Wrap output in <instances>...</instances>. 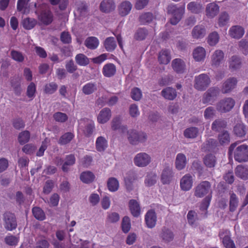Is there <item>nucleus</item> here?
Here are the masks:
<instances>
[{
	"mask_svg": "<svg viewBox=\"0 0 248 248\" xmlns=\"http://www.w3.org/2000/svg\"><path fill=\"white\" fill-rule=\"evenodd\" d=\"M11 56L13 60L18 62H22L24 59L22 54L16 50H12L11 51Z\"/></svg>",
	"mask_w": 248,
	"mask_h": 248,
	"instance_id": "obj_61",
	"label": "nucleus"
},
{
	"mask_svg": "<svg viewBox=\"0 0 248 248\" xmlns=\"http://www.w3.org/2000/svg\"><path fill=\"white\" fill-rule=\"evenodd\" d=\"M97 90L96 84L92 82L85 84L82 89L83 93L85 95H90L96 91Z\"/></svg>",
	"mask_w": 248,
	"mask_h": 248,
	"instance_id": "obj_26",
	"label": "nucleus"
},
{
	"mask_svg": "<svg viewBox=\"0 0 248 248\" xmlns=\"http://www.w3.org/2000/svg\"><path fill=\"white\" fill-rule=\"evenodd\" d=\"M85 127L83 130L84 135L87 137H90L93 134L95 126L93 122L88 119L84 120Z\"/></svg>",
	"mask_w": 248,
	"mask_h": 248,
	"instance_id": "obj_19",
	"label": "nucleus"
},
{
	"mask_svg": "<svg viewBox=\"0 0 248 248\" xmlns=\"http://www.w3.org/2000/svg\"><path fill=\"white\" fill-rule=\"evenodd\" d=\"M68 116L66 114L61 112H57L53 114L54 119L57 122L64 123L68 120Z\"/></svg>",
	"mask_w": 248,
	"mask_h": 248,
	"instance_id": "obj_51",
	"label": "nucleus"
},
{
	"mask_svg": "<svg viewBox=\"0 0 248 248\" xmlns=\"http://www.w3.org/2000/svg\"><path fill=\"white\" fill-rule=\"evenodd\" d=\"M226 125V122L221 119L216 120L212 124V129L215 131H219Z\"/></svg>",
	"mask_w": 248,
	"mask_h": 248,
	"instance_id": "obj_41",
	"label": "nucleus"
},
{
	"mask_svg": "<svg viewBox=\"0 0 248 248\" xmlns=\"http://www.w3.org/2000/svg\"><path fill=\"white\" fill-rule=\"evenodd\" d=\"M161 237L164 241L169 242L172 240L173 235L170 231L166 228H164L162 230Z\"/></svg>",
	"mask_w": 248,
	"mask_h": 248,
	"instance_id": "obj_55",
	"label": "nucleus"
},
{
	"mask_svg": "<svg viewBox=\"0 0 248 248\" xmlns=\"http://www.w3.org/2000/svg\"><path fill=\"white\" fill-rule=\"evenodd\" d=\"M174 173L172 169L170 167L165 168L161 175V181L163 184H169L172 180Z\"/></svg>",
	"mask_w": 248,
	"mask_h": 248,
	"instance_id": "obj_11",
	"label": "nucleus"
},
{
	"mask_svg": "<svg viewBox=\"0 0 248 248\" xmlns=\"http://www.w3.org/2000/svg\"><path fill=\"white\" fill-rule=\"evenodd\" d=\"M241 58L236 55L232 56L229 61V67L232 71L239 69L241 66Z\"/></svg>",
	"mask_w": 248,
	"mask_h": 248,
	"instance_id": "obj_15",
	"label": "nucleus"
},
{
	"mask_svg": "<svg viewBox=\"0 0 248 248\" xmlns=\"http://www.w3.org/2000/svg\"><path fill=\"white\" fill-rule=\"evenodd\" d=\"M97 120L99 123L104 124L108 121V109L104 108L99 113Z\"/></svg>",
	"mask_w": 248,
	"mask_h": 248,
	"instance_id": "obj_40",
	"label": "nucleus"
},
{
	"mask_svg": "<svg viewBox=\"0 0 248 248\" xmlns=\"http://www.w3.org/2000/svg\"><path fill=\"white\" fill-rule=\"evenodd\" d=\"M208 193L212 195L211 185L208 181L201 182L194 188V196L197 198H202Z\"/></svg>",
	"mask_w": 248,
	"mask_h": 248,
	"instance_id": "obj_3",
	"label": "nucleus"
},
{
	"mask_svg": "<svg viewBox=\"0 0 248 248\" xmlns=\"http://www.w3.org/2000/svg\"><path fill=\"white\" fill-rule=\"evenodd\" d=\"M158 58L160 63L168 64L171 59L170 52L166 49L161 50L159 53Z\"/></svg>",
	"mask_w": 248,
	"mask_h": 248,
	"instance_id": "obj_29",
	"label": "nucleus"
},
{
	"mask_svg": "<svg viewBox=\"0 0 248 248\" xmlns=\"http://www.w3.org/2000/svg\"><path fill=\"white\" fill-rule=\"evenodd\" d=\"M203 162L208 168L214 167L216 163V157L212 154H208L204 157Z\"/></svg>",
	"mask_w": 248,
	"mask_h": 248,
	"instance_id": "obj_37",
	"label": "nucleus"
},
{
	"mask_svg": "<svg viewBox=\"0 0 248 248\" xmlns=\"http://www.w3.org/2000/svg\"><path fill=\"white\" fill-rule=\"evenodd\" d=\"M216 114V110L213 107L207 108L204 112V117L206 119L213 118Z\"/></svg>",
	"mask_w": 248,
	"mask_h": 248,
	"instance_id": "obj_60",
	"label": "nucleus"
},
{
	"mask_svg": "<svg viewBox=\"0 0 248 248\" xmlns=\"http://www.w3.org/2000/svg\"><path fill=\"white\" fill-rule=\"evenodd\" d=\"M129 206L132 215L138 217L140 214V207L138 202L135 200H131L129 202Z\"/></svg>",
	"mask_w": 248,
	"mask_h": 248,
	"instance_id": "obj_23",
	"label": "nucleus"
},
{
	"mask_svg": "<svg viewBox=\"0 0 248 248\" xmlns=\"http://www.w3.org/2000/svg\"><path fill=\"white\" fill-rule=\"evenodd\" d=\"M187 8L191 13L196 14L200 13L203 10L202 4L196 1L189 2L187 5Z\"/></svg>",
	"mask_w": 248,
	"mask_h": 248,
	"instance_id": "obj_27",
	"label": "nucleus"
},
{
	"mask_svg": "<svg viewBox=\"0 0 248 248\" xmlns=\"http://www.w3.org/2000/svg\"><path fill=\"white\" fill-rule=\"evenodd\" d=\"M57 88L58 85L56 83L52 82L45 85L44 91L45 93L51 94L57 91Z\"/></svg>",
	"mask_w": 248,
	"mask_h": 248,
	"instance_id": "obj_43",
	"label": "nucleus"
},
{
	"mask_svg": "<svg viewBox=\"0 0 248 248\" xmlns=\"http://www.w3.org/2000/svg\"><path fill=\"white\" fill-rule=\"evenodd\" d=\"M122 228L123 231L126 233L131 228L130 218L128 217H124L122 220Z\"/></svg>",
	"mask_w": 248,
	"mask_h": 248,
	"instance_id": "obj_57",
	"label": "nucleus"
},
{
	"mask_svg": "<svg viewBox=\"0 0 248 248\" xmlns=\"http://www.w3.org/2000/svg\"><path fill=\"white\" fill-rule=\"evenodd\" d=\"M84 45L90 49H95L99 45V40L95 37H89L85 40Z\"/></svg>",
	"mask_w": 248,
	"mask_h": 248,
	"instance_id": "obj_28",
	"label": "nucleus"
},
{
	"mask_svg": "<svg viewBox=\"0 0 248 248\" xmlns=\"http://www.w3.org/2000/svg\"><path fill=\"white\" fill-rule=\"evenodd\" d=\"M184 12L185 6L178 7L175 4L169 5L167 8V12L172 16L170 19V23L172 25L177 24L182 18Z\"/></svg>",
	"mask_w": 248,
	"mask_h": 248,
	"instance_id": "obj_2",
	"label": "nucleus"
},
{
	"mask_svg": "<svg viewBox=\"0 0 248 248\" xmlns=\"http://www.w3.org/2000/svg\"><path fill=\"white\" fill-rule=\"evenodd\" d=\"M36 92V86L33 82H31L27 90V95L29 98L32 99Z\"/></svg>",
	"mask_w": 248,
	"mask_h": 248,
	"instance_id": "obj_63",
	"label": "nucleus"
},
{
	"mask_svg": "<svg viewBox=\"0 0 248 248\" xmlns=\"http://www.w3.org/2000/svg\"><path fill=\"white\" fill-rule=\"evenodd\" d=\"M119 187V183L115 178H109V191H117Z\"/></svg>",
	"mask_w": 248,
	"mask_h": 248,
	"instance_id": "obj_59",
	"label": "nucleus"
},
{
	"mask_svg": "<svg viewBox=\"0 0 248 248\" xmlns=\"http://www.w3.org/2000/svg\"><path fill=\"white\" fill-rule=\"evenodd\" d=\"M145 221L148 228H154L156 222V216L153 210L148 211L145 216Z\"/></svg>",
	"mask_w": 248,
	"mask_h": 248,
	"instance_id": "obj_12",
	"label": "nucleus"
},
{
	"mask_svg": "<svg viewBox=\"0 0 248 248\" xmlns=\"http://www.w3.org/2000/svg\"><path fill=\"white\" fill-rule=\"evenodd\" d=\"M210 82L208 76L202 74L195 77L194 87L198 90L204 91L208 87Z\"/></svg>",
	"mask_w": 248,
	"mask_h": 248,
	"instance_id": "obj_5",
	"label": "nucleus"
},
{
	"mask_svg": "<svg viewBox=\"0 0 248 248\" xmlns=\"http://www.w3.org/2000/svg\"><path fill=\"white\" fill-rule=\"evenodd\" d=\"M234 132L238 137H243L246 133V128L243 124H238L234 127Z\"/></svg>",
	"mask_w": 248,
	"mask_h": 248,
	"instance_id": "obj_48",
	"label": "nucleus"
},
{
	"mask_svg": "<svg viewBox=\"0 0 248 248\" xmlns=\"http://www.w3.org/2000/svg\"><path fill=\"white\" fill-rule=\"evenodd\" d=\"M235 173L237 176L243 180L248 179V169L242 165H239L236 168Z\"/></svg>",
	"mask_w": 248,
	"mask_h": 248,
	"instance_id": "obj_33",
	"label": "nucleus"
},
{
	"mask_svg": "<svg viewBox=\"0 0 248 248\" xmlns=\"http://www.w3.org/2000/svg\"><path fill=\"white\" fill-rule=\"evenodd\" d=\"M193 176L188 173L184 175L180 181V187L182 190L189 191L192 188L193 183Z\"/></svg>",
	"mask_w": 248,
	"mask_h": 248,
	"instance_id": "obj_10",
	"label": "nucleus"
},
{
	"mask_svg": "<svg viewBox=\"0 0 248 248\" xmlns=\"http://www.w3.org/2000/svg\"><path fill=\"white\" fill-rule=\"evenodd\" d=\"M198 134V129L195 127L186 128L184 133L185 137L193 139L196 138Z\"/></svg>",
	"mask_w": 248,
	"mask_h": 248,
	"instance_id": "obj_42",
	"label": "nucleus"
},
{
	"mask_svg": "<svg viewBox=\"0 0 248 248\" xmlns=\"http://www.w3.org/2000/svg\"><path fill=\"white\" fill-rule=\"evenodd\" d=\"M39 19L44 24L49 25L53 20V15L50 11H43L39 16Z\"/></svg>",
	"mask_w": 248,
	"mask_h": 248,
	"instance_id": "obj_24",
	"label": "nucleus"
},
{
	"mask_svg": "<svg viewBox=\"0 0 248 248\" xmlns=\"http://www.w3.org/2000/svg\"><path fill=\"white\" fill-rule=\"evenodd\" d=\"M212 195H207L202 200V202L200 206V210L204 212L205 215H206L207 210L210 205Z\"/></svg>",
	"mask_w": 248,
	"mask_h": 248,
	"instance_id": "obj_49",
	"label": "nucleus"
},
{
	"mask_svg": "<svg viewBox=\"0 0 248 248\" xmlns=\"http://www.w3.org/2000/svg\"><path fill=\"white\" fill-rule=\"evenodd\" d=\"M5 242L9 246H15L17 244L18 242V238L13 235H8L4 239Z\"/></svg>",
	"mask_w": 248,
	"mask_h": 248,
	"instance_id": "obj_58",
	"label": "nucleus"
},
{
	"mask_svg": "<svg viewBox=\"0 0 248 248\" xmlns=\"http://www.w3.org/2000/svg\"><path fill=\"white\" fill-rule=\"evenodd\" d=\"M234 157L239 162L248 160V145L243 144L238 146L234 153Z\"/></svg>",
	"mask_w": 248,
	"mask_h": 248,
	"instance_id": "obj_6",
	"label": "nucleus"
},
{
	"mask_svg": "<svg viewBox=\"0 0 248 248\" xmlns=\"http://www.w3.org/2000/svg\"><path fill=\"white\" fill-rule=\"evenodd\" d=\"M192 55L195 61H203L206 56L205 49L203 47L198 46L193 50Z\"/></svg>",
	"mask_w": 248,
	"mask_h": 248,
	"instance_id": "obj_14",
	"label": "nucleus"
},
{
	"mask_svg": "<svg viewBox=\"0 0 248 248\" xmlns=\"http://www.w3.org/2000/svg\"><path fill=\"white\" fill-rule=\"evenodd\" d=\"M28 1L26 0H18L17 2V10L18 12L25 14L27 10V6Z\"/></svg>",
	"mask_w": 248,
	"mask_h": 248,
	"instance_id": "obj_53",
	"label": "nucleus"
},
{
	"mask_svg": "<svg viewBox=\"0 0 248 248\" xmlns=\"http://www.w3.org/2000/svg\"><path fill=\"white\" fill-rule=\"evenodd\" d=\"M187 158L185 155L179 153L176 156L175 166L178 170H181L185 168L187 164Z\"/></svg>",
	"mask_w": 248,
	"mask_h": 248,
	"instance_id": "obj_13",
	"label": "nucleus"
},
{
	"mask_svg": "<svg viewBox=\"0 0 248 248\" xmlns=\"http://www.w3.org/2000/svg\"><path fill=\"white\" fill-rule=\"evenodd\" d=\"M238 203V200L236 195L234 193L232 194L230 200V210L231 211L233 212L236 209Z\"/></svg>",
	"mask_w": 248,
	"mask_h": 248,
	"instance_id": "obj_54",
	"label": "nucleus"
},
{
	"mask_svg": "<svg viewBox=\"0 0 248 248\" xmlns=\"http://www.w3.org/2000/svg\"><path fill=\"white\" fill-rule=\"evenodd\" d=\"M94 179L95 175L90 171H83L80 175V180L85 184H90L92 183Z\"/></svg>",
	"mask_w": 248,
	"mask_h": 248,
	"instance_id": "obj_25",
	"label": "nucleus"
},
{
	"mask_svg": "<svg viewBox=\"0 0 248 248\" xmlns=\"http://www.w3.org/2000/svg\"><path fill=\"white\" fill-rule=\"evenodd\" d=\"M235 105V101L232 98H225L220 100L217 105V109L221 112L230 111Z\"/></svg>",
	"mask_w": 248,
	"mask_h": 248,
	"instance_id": "obj_7",
	"label": "nucleus"
},
{
	"mask_svg": "<svg viewBox=\"0 0 248 248\" xmlns=\"http://www.w3.org/2000/svg\"><path fill=\"white\" fill-rule=\"evenodd\" d=\"M32 212L34 217L39 220H44L46 218L44 211L40 207H33L32 209Z\"/></svg>",
	"mask_w": 248,
	"mask_h": 248,
	"instance_id": "obj_38",
	"label": "nucleus"
},
{
	"mask_svg": "<svg viewBox=\"0 0 248 248\" xmlns=\"http://www.w3.org/2000/svg\"><path fill=\"white\" fill-rule=\"evenodd\" d=\"M95 146L98 152L104 151L107 147V140L102 136L99 137L96 139Z\"/></svg>",
	"mask_w": 248,
	"mask_h": 248,
	"instance_id": "obj_36",
	"label": "nucleus"
},
{
	"mask_svg": "<svg viewBox=\"0 0 248 248\" xmlns=\"http://www.w3.org/2000/svg\"><path fill=\"white\" fill-rule=\"evenodd\" d=\"M76 162V158L74 155L70 154L67 155L65 157V161L62 166V170L64 172H67L69 170L68 166L73 165Z\"/></svg>",
	"mask_w": 248,
	"mask_h": 248,
	"instance_id": "obj_31",
	"label": "nucleus"
},
{
	"mask_svg": "<svg viewBox=\"0 0 248 248\" xmlns=\"http://www.w3.org/2000/svg\"><path fill=\"white\" fill-rule=\"evenodd\" d=\"M4 226L7 231H12L17 227V221L14 213L6 212L3 214Z\"/></svg>",
	"mask_w": 248,
	"mask_h": 248,
	"instance_id": "obj_4",
	"label": "nucleus"
},
{
	"mask_svg": "<svg viewBox=\"0 0 248 248\" xmlns=\"http://www.w3.org/2000/svg\"><path fill=\"white\" fill-rule=\"evenodd\" d=\"M157 176L155 173H150L147 174L145 180V184L147 186H151L156 182Z\"/></svg>",
	"mask_w": 248,
	"mask_h": 248,
	"instance_id": "obj_46",
	"label": "nucleus"
},
{
	"mask_svg": "<svg viewBox=\"0 0 248 248\" xmlns=\"http://www.w3.org/2000/svg\"><path fill=\"white\" fill-rule=\"evenodd\" d=\"M224 53L220 49H217L211 56V64L212 66L218 67L224 61Z\"/></svg>",
	"mask_w": 248,
	"mask_h": 248,
	"instance_id": "obj_9",
	"label": "nucleus"
},
{
	"mask_svg": "<svg viewBox=\"0 0 248 248\" xmlns=\"http://www.w3.org/2000/svg\"><path fill=\"white\" fill-rule=\"evenodd\" d=\"M121 121L119 117L115 118L112 123V128L114 130H118L121 133L124 134L126 132L127 138L132 144H136L138 142H143L146 139V135L143 132H138L136 130H130L127 131L125 126L121 125Z\"/></svg>",
	"mask_w": 248,
	"mask_h": 248,
	"instance_id": "obj_1",
	"label": "nucleus"
},
{
	"mask_svg": "<svg viewBox=\"0 0 248 248\" xmlns=\"http://www.w3.org/2000/svg\"><path fill=\"white\" fill-rule=\"evenodd\" d=\"M244 32V30L242 27L234 26L230 29L229 34L232 38L239 39L242 37Z\"/></svg>",
	"mask_w": 248,
	"mask_h": 248,
	"instance_id": "obj_16",
	"label": "nucleus"
},
{
	"mask_svg": "<svg viewBox=\"0 0 248 248\" xmlns=\"http://www.w3.org/2000/svg\"><path fill=\"white\" fill-rule=\"evenodd\" d=\"M219 35L216 32L211 33L208 37L207 42L211 46H215L219 41Z\"/></svg>",
	"mask_w": 248,
	"mask_h": 248,
	"instance_id": "obj_45",
	"label": "nucleus"
},
{
	"mask_svg": "<svg viewBox=\"0 0 248 248\" xmlns=\"http://www.w3.org/2000/svg\"><path fill=\"white\" fill-rule=\"evenodd\" d=\"M37 24V20L34 18L27 17L23 19L22 25L23 27L27 30L33 29Z\"/></svg>",
	"mask_w": 248,
	"mask_h": 248,
	"instance_id": "obj_35",
	"label": "nucleus"
},
{
	"mask_svg": "<svg viewBox=\"0 0 248 248\" xmlns=\"http://www.w3.org/2000/svg\"><path fill=\"white\" fill-rule=\"evenodd\" d=\"M222 242L226 248H236L233 241L228 235H225L223 237Z\"/></svg>",
	"mask_w": 248,
	"mask_h": 248,
	"instance_id": "obj_64",
	"label": "nucleus"
},
{
	"mask_svg": "<svg viewBox=\"0 0 248 248\" xmlns=\"http://www.w3.org/2000/svg\"><path fill=\"white\" fill-rule=\"evenodd\" d=\"M11 86L14 88L15 93L17 95H19L21 93V87H20V79L18 78H16L12 79Z\"/></svg>",
	"mask_w": 248,
	"mask_h": 248,
	"instance_id": "obj_47",
	"label": "nucleus"
},
{
	"mask_svg": "<svg viewBox=\"0 0 248 248\" xmlns=\"http://www.w3.org/2000/svg\"><path fill=\"white\" fill-rule=\"evenodd\" d=\"M237 83V80L235 78H232L228 79L223 84L222 92L223 93H229L232 90Z\"/></svg>",
	"mask_w": 248,
	"mask_h": 248,
	"instance_id": "obj_20",
	"label": "nucleus"
},
{
	"mask_svg": "<svg viewBox=\"0 0 248 248\" xmlns=\"http://www.w3.org/2000/svg\"><path fill=\"white\" fill-rule=\"evenodd\" d=\"M30 139V133L29 131L25 130L19 133L18 140L19 143L23 145L28 142Z\"/></svg>",
	"mask_w": 248,
	"mask_h": 248,
	"instance_id": "obj_44",
	"label": "nucleus"
},
{
	"mask_svg": "<svg viewBox=\"0 0 248 248\" xmlns=\"http://www.w3.org/2000/svg\"><path fill=\"white\" fill-rule=\"evenodd\" d=\"M75 61L79 66H85L90 63L89 59L84 54L79 53L75 56Z\"/></svg>",
	"mask_w": 248,
	"mask_h": 248,
	"instance_id": "obj_34",
	"label": "nucleus"
},
{
	"mask_svg": "<svg viewBox=\"0 0 248 248\" xmlns=\"http://www.w3.org/2000/svg\"><path fill=\"white\" fill-rule=\"evenodd\" d=\"M135 179V176L133 173H129L128 176L124 178L125 184L128 189H131L132 183Z\"/></svg>",
	"mask_w": 248,
	"mask_h": 248,
	"instance_id": "obj_62",
	"label": "nucleus"
},
{
	"mask_svg": "<svg viewBox=\"0 0 248 248\" xmlns=\"http://www.w3.org/2000/svg\"><path fill=\"white\" fill-rule=\"evenodd\" d=\"M151 162V157L145 153L138 154L134 158V162L136 166L144 167L147 166Z\"/></svg>",
	"mask_w": 248,
	"mask_h": 248,
	"instance_id": "obj_8",
	"label": "nucleus"
},
{
	"mask_svg": "<svg viewBox=\"0 0 248 248\" xmlns=\"http://www.w3.org/2000/svg\"><path fill=\"white\" fill-rule=\"evenodd\" d=\"M132 7V5L128 1L122 2L118 7L119 14L122 16L127 15L130 12Z\"/></svg>",
	"mask_w": 248,
	"mask_h": 248,
	"instance_id": "obj_22",
	"label": "nucleus"
},
{
	"mask_svg": "<svg viewBox=\"0 0 248 248\" xmlns=\"http://www.w3.org/2000/svg\"><path fill=\"white\" fill-rule=\"evenodd\" d=\"M229 20V16L227 13L224 12L221 13L218 19L219 26L223 27L226 26L228 24Z\"/></svg>",
	"mask_w": 248,
	"mask_h": 248,
	"instance_id": "obj_56",
	"label": "nucleus"
},
{
	"mask_svg": "<svg viewBox=\"0 0 248 248\" xmlns=\"http://www.w3.org/2000/svg\"><path fill=\"white\" fill-rule=\"evenodd\" d=\"M161 95L166 99L173 100L176 98L177 93L174 88L169 87L161 91Z\"/></svg>",
	"mask_w": 248,
	"mask_h": 248,
	"instance_id": "obj_18",
	"label": "nucleus"
},
{
	"mask_svg": "<svg viewBox=\"0 0 248 248\" xmlns=\"http://www.w3.org/2000/svg\"><path fill=\"white\" fill-rule=\"evenodd\" d=\"M153 19V16L150 13H146L141 15L139 18L141 24H145L150 23Z\"/></svg>",
	"mask_w": 248,
	"mask_h": 248,
	"instance_id": "obj_52",
	"label": "nucleus"
},
{
	"mask_svg": "<svg viewBox=\"0 0 248 248\" xmlns=\"http://www.w3.org/2000/svg\"><path fill=\"white\" fill-rule=\"evenodd\" d=\"M74 133L68 132L62 135L58 140V143L61 145H66L71 142L74 138Z\"/></svg>",
	"mask_w": 248,
	"mask_h": 248,
	"instance_id": "obj_30",
	"label": "nucleus"
},
{
	"mask_svg": "<svg viewBox=\"0 0 248 248\" xmlns=\"http://www.w3.org/2000/svg\"><path fill=\"white\" fill-rule=\"evenodd\" d=\"M218 139L221 145L227 144L230 142V135L228 132L223 131L219 134Z\"/></svg>",
	"mask_w": 248,
	"mask_h": 248,
	"instance_id": "obj_50",
	"label": "nucleus"
},
{
	"mask_svg": "<svg viewBox=\"0 0 248 248\" xmlns=\"http://www.w3.org/2000/svg\"><path fill=\"white\" fill-rule=\"evenodd\" d=\"M192 36L195 39L202 38L205 34V30L202 26H196L192 30Z\"/></svg>",
	"mask_w": 248,
	"mask_h": 248,
	"instance_id": "obj_32",
	"label": "nucleus"
},
{
	"mask_svg": "<svg viewBox=\"0 0 248 248\" xmlns=\"http://www.w3.org/2000/svg\"><path fill=\"white\" fill-rule=\"evenodd\" d=\"M172 66L173 70L178 73H182L185 70V63L180 59H175L172 61Z\"/></svg>",
	"mask_w": 248,
	"mask_h": 248,
	"instance_id": "obj_21",
	"label": "nucleus"
},
{
	"mask_svg": "<svg viewBox=\"0 0 248 248\" xmlns=\"http://www.w3.org/2000/svg\"><path fill=\"white\" fill-rule=\"evenodd\" d=\"M219 9V6L216 3H209L206 8V15L208 17L213 18L218 13Z\"/></svg>",
	"mask_w": 248,
	"mask_h": 248,
	"instance_id": "obj_17",
	"label": "nucleus"
},
{
	"mask_svg": "<svg viewBox=\"0 0 248 248\" xmlns=\"http://www.w3.org/2000/svg\"><path fill=\"white\" fill-rule=\"evenodd\" d=\"M148 35V31L145 28H139L134 35V38L137 40H144Z\"/></svg>",
	"mask_w": 248,
	"mask_h": 248,
	"instance_id": "obj_39",
	"label": "nucleus"
}]
</instances>
